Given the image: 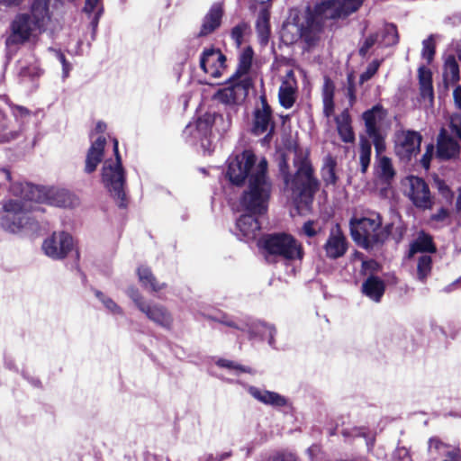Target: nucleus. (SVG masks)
<instances>
[{"instance_id": "nucleus-27", "label": "nucleus", "mask_w": 461, "mask_h": 461, "mask_svg": "<svg viewBox=\"0 0 461 461\" xmlns=\"http://www.w3.org/2000/svg\"><path fill=\"white\" fill-rule=\"evenodd\" d=\"M254 51L251 47L244 48L239 55V63L236 72L231 76L233 79H247L252 86L249 71L252 66Z\"/></svg>"}, {"instance_id": "nucleus-13", "label": "nucleus", "mask_w": 461, "mask_h": 461, "mask_svg": "<svg viewBox=\"0 0 461 461\" xmlns=\"http://www.w3.org/2000/svg\"><path fill=\"white\" fill-rule=\"evenodd\" d=\"M226 57L217 49H205L200 57V68L212 78L221 77L226 70Z\"/></svg>"}, {"instance_id": "nucleus-52", "label": "nucleus", "mask_w": 461, "mask_h": 461, "mask_svg": "<svg viewBox=\"0 0 461 461\" xmlns=\"http://www.w3.org/2000/svg\"><path fill=\"white\" fill-rule=\"evenodd\" d=\"M127 294L134 302L135 305L140 311L141 306H145L147 303L143 301L142 296L139 293L138 289L131 287L127 290Z\"/></svg>"}, {"instance_id": "nucleus-3", "label": "nucleus", "mask_w": 461, "mask_h": 461, "mask_svg": "<svg viewBox=\"0 0 461 461\" xmlns=\"http://www.w3.org/2000/svg\"><path fill=\"white\" fill-rule=\"evenodd\" d=\"M57 3L58 0H34L30 13H20L14 17L5 42L9 58L14 56L22 45L38 42L50 21V7Z\"/></svg>"}, {"instance_id": "nucleus-34", "label": "nucleus", "mask_w": 461, "mask_h": 461, "mask_svg": "<svg viewBox=\"0 0 461 461\" xmlns=\"http://www.w3.org/2000/svg\"><path fill=\"white\" fill-rule=\"evenodd\" d=\"M84 12L88 15L90 25L93 29V36L98 26L99 19L103 14V5L101 0H86Z\"/></svg>"}, {"instance_id": "nucleus-49", "label": "nucleus", "mask_w": 461, "mask_h": 461, "mask_svg": "<svg viewBox=\"0 0 461 461\" xmlns=\"http://www.w3.org/2000/svg\"><path fill=\"white\" fill-rule=\"evenodd\" d=\"M368 136L373 140L375 149L376 158L382 157L381 154L385 150V143L381 131L375 134H370Z\"/></svg>"}, {"instance_id": "nucleus-56", "label": "nucleus", "mask_w": 461, "mask_h": 461, "mask_svg": "<svg viewBox=\"0 0 461 461\" xmlns=\"http://www.w3.org/2000/svg\"><path fill=\"white\" fill-rule=\"evenodd\" d=\"M433 150H434L433 145H429L427 147V150H426L425 154L421 158L420 163L423 166V167L426 168V169H428L429 167V163H430V159L432 158Z\"/></svg>"}, {"instance_id": "nucleus-12", "label": "nucleus", "mask_w": 461, "mask_h": 461, "mask_svg": "<svg viewBox=\"0 0 461 461\" xmlns=\"http://www.w3.org/2000/svg\"><path fill=\"white\" fill-rule=\"evenodd\" d=\"M409 189L407 195L412 203L420 209L426 210L432 206V199L428 185L418 176H411L406 179Z\"/></svg>"}, {"instance_id": "nucleus-24", "label": "nucleus", "mask_w": 461, "mask_h": 461, "mask_svg": "<svg viewBox=\"0 0 461 461\" xmlns=\"http://www.w3.org/2000/svg\"><path fill=\"white\" fill-rule=\"evenodd\" d=\"M249 393L252 397H254L258 402L266 405H270L272 407H284L288 402L287 399L285 396L276 392L260 389L255 386H250L249 388Z\"/></svg>"}, {"instance_id": "nucleus-4", "label": "nucleus", "mask_w": 461, "mask_h": 461, "mask_svg": "<svg viewBox=\"0 0 461 461\" xmlns=\"http://www.w3.org/2000/svg\"><path fill=\"white\" fill-rule=\"evenodd\" d=\"M294 164L296 172L291 176L285 155L278 160L279 174L284 181L286 190L291 192L292 198L297 207H308L312 203L313 195L318 189V181L313 176V169L303 150H295Z\"/></svg>"}, {"instance_id": "nucleus-11", "label": "nucleus", "mask_w": 461, "mask_h": 461, "mask_svg": "<svg viewBox=\"0 0 461 461\" xmlns=\"http://www.w3.org/2000/svg\"><path fill=\"white\" fill-rule=\"evenodd\" d=\"M421 135L415 131H402L396 134L395 152L402 160H410L420 151Z\"/></svg>"}, {"instance_id": "nucleus-9", "label": "nucleus", "mask_w": 461, "mask_h": 461, "mask_svg": "<svg viewBox=\"0 0 461 461\" xmlns=\"http://www.w3.org/2000/svg\"><path fill=\"white\" fill-rule=\"evenodd\" d=\"M264 248L270 255L278 256L287 260L302 259L303 256L301 244L291 235L285 233L266 237Z\"/></svg>"}, {"instance_id": "nucleus-1", "label": "nucleus", "mask_w": 461, "mask_h": 461, "mask_svg": "<svg viewBox=\"0 0 461 461\" xmlns=\"http://www.w3.org/2000/svg\"><path fill=\"white\" fill-rule=\"evenodd\" d=\"M267 171V159L262 158L257 163V158L250 150H244L229 158L227 176L230 181L237 185H241L245 179L249 181L248 189L240 199V205L249 213L241 215L236 222L240 234L248 240L255 239L260 230V223L256 215H261L267 210L272 184Z\"/></svg>"}, {"instance_id": "nucleus-58", "label": "nucleus", "mask_w": 461, "mask_h": 461, "mask_svg": "<svg viewBox=\"0 0 461 461\" xmlns=\"http://www.w3.org/2000/svg\"><path fill=\"white\" fill-rule=\"evenodd\" d=\"M447 216L448 212L446 209L441 208L437 213L431 216V219L439 221H444Z\"/></svg>"}, {"instance_id": "nucleus-40", "label": "nucleus", "mask_w": 461, "mask_h": 461, "mask_svg": "<svg viewBox=\"0 0 461 461\" xmlns=\"http://www.w3.org/2000/svg\"><path fill=\"white\" fill-rule=\"evenodd\" d=\"M336 161L331 157H327L321 169V175L326 185H335L337 182V176L335 173Z\"/></svg>"}, {"instance_id": "nucleus-35", "label": "nucleus", "mask_w": 461, "mask_h": 461, "mask_svg": "<svg viewBox=\"0 0 461 461\" xmlns=\"http://www.w3.org/2000/svg\"><path fill=\"white\" fill-rule=\"evenodd\" d=\"M137 273L140 282L146 288H150L154 292H158L166 286L165 284H158L156 282L150 269L147 267H140Z\"/></svg>"}, {"instance_id": "nucleus-22", "label": "nucleus", "mask_w": 461, "mask_h": 461, "mask_svg": "<svg viewBox=\"0 0 461 461\" xmlns=\"http://www.w3.org/2000/svg\"><path fill=\"white\" fill-rule=\"evenodd\" d=\"M386 116V111L382 105L376 104L363 113L366 132L367 135L380 132V126Z\"/></svg>"}, {"instance_id": "nucleus-17", "label": "nucleus", "mask_w": 461, "mask_h": 461, "mask_svg": "<svg viewBox=\"0 0 461 461\" xmlns=\"http://www.w3.org/2000/svg\"><path fill=\"white\" fill-rule=\"evenodd\" d=\"M297 95V81L293 70H289L285 76L279 87L278 98L280 104L285 108H291L295 103Z\"/></svg>"}, {"instance_id": "nucleus-46", "label": "nucleus", "mask_w": 461, "mask_h": 461, "mask_svg": "<svg viewBox=\"0 0 461 461\" xmlns=\"http://www.w3.org/2000/svg\"><path fill=\"white\" fill-rule=\"evenodd\" d=\"M435 54V45L433 37L429 36L428 39L422 41V52L421 55L423 59H425L428 63H429L434 57Z\"/></svg>"}, {"instance_id": "nucleus-54", "label": "nucleus", "mask_w": 461, "mask_h": 461, "mask_svg": "<svg viewBox=\"0 0 461 461\" xmlns=\"http://www.w3.org/2000/svg\"><path fill=\"white\" fill-rule=\"evenodd\" d=\"M435 184L437 185V188L438 189L439 193L447 199L451 200L452 199V193L448 186L446 185V183L443 180L437 179L435 181Z\"/></svg>"}, {"instance_id": "nucleus-45", "label": "nucleus", "mask_w": 461, "mask_h": 461, "mask_svg": "<svg viewBox=\"0 0 461 461\" xmlns=\"http://www.w3.org/2000/svg\"><path fill=\"white\" fill-rule=\"evenodd\" d=\"M96 297L103 303L104 307L110 311L113 314H122V310L120 306L117 305L115 302H113L111 298L106 297L101 292H95Z\"/></svg>"}, {"instance_id": "nucleus-38", "label": "nucleus", "mask_w": 461, "mask_h": 461, "mask_svg": "<svg viewBox=\"0 0 461 461\" xmlns=\"http://www.w3.org/2000/svg\"><path fill=\"white\" fill-rule=\"evenodd\" d=\"M432 258L428 254H421L417 258V279L425 282L431 273Z\"/></svg>"}, {"instance_id": "nucleus-32", "label": "nucleus", "mask_w": 461, "mask_h": 461, "mask_svg": "<svg viewBox=\"0 0 461 461\" xmlns=\"http://www.w3.org/2000/svg\"><path fill=\"white\" fill-rule=\"evenodd\" d=\"M334 92L335 86L333 82L326 77L322 86V104L323 114L329 118L333 115L335 104H334Z\"/></svg>"}, {"instance_id": "nucleus-48", "label": "nucleus", "mask_w": 461, "mask_h": 461, "mask_svg": "<svg viewBox=\"0 0 461 461\" xmlns=\"http://www.w3.org/2000/svg\"><path fill=\"white\" fill-rule=\"evenodd\" d=\"M217 365L219 366H221V367H226L230 370H232L234 372V374H239V373H249L250 372V369L246 367V366H242L240 365H238L230 360H227V359H220L218 360L217 362Z\"/></svg>"}, {"instance_id": "nucleus-44", "label": "nucleus", "mask_w": 461, "mask_h": 461, "mask_svg": "<svg viewBox=\"0 0 461 461\" xmlns=\"http://www.w3.org/2000/svg\"><path fill=\"white\" fill-rule=\"evenodd\" d=\"M450 448V446L442 442L438 438L434 437L429 440L428 449L430 454L445 455Z\"/></svg>"}, {"instance_id": "nucleus-42", "label": "nucleus", "mask_w": 461, "mask_h": 461, "mask_svg": "<svg viewBox=\"0 0 461 461\" xmlns=\"http://www.w3.org/2000/svg\"><path fill=\"white\" fill-rule=\"evenodd\" d=\"M342 91L344 95L348 99L349 106L352 107L357 101L356 82L352 73L348 75L347 83L342 88Z\"/></svg>"}, {"instance_id": "nucleus-64", "label": "nucleus", "mask_w": 461, "mask_h": 461, "mask_svg": "<svg viewBox=\"0 0 461 461\" xmlns=\"http://www.w3.org/2000/svg\"><path fill=\"white\" fill-rule=\"evenodd\" d=\"M377 266L375 261H364L363 262V267L364 268H375Z\"/></svg>"}, {"instance_id": "nucleus-25", "label": "nucleus", "mask_w": 461, "mask_h": 461, "mask_svg": "<svg viewBox=\"0 0 461 461\" xmlns=\"http://www.w3.org/2000/svg\"><path fill=\"white\" fill-rule=\"evenodd\" d=\"M222 14L221 4H213L203 18L199 36H206L214 32L221 25Z\"/></svg>"}, {"instance_id": "nucleus-43", "label": "nucleus", "mask_w": 461, "mask_h": 461, "mask_svg": "<svg viewBox=\"0 0 461 461\" xmlns=\"http://www.w3.org/2000/svg\"><path fill=\"white\" fill-rule=\"evenodd\" d=\"M249 26L247 23L241 22L235 25L230 32V37L234 41L237 47L242 43L243 37L249 32Z\"/></svg>"}, {"instance_id": "nucleus-62", "label": "nucleus", "mask_w": 461, "mask_h": 461, "mask_svg": "<svg viewBox=\"0 0 461 461\" xmlns=\"http://www.w3.org/2000/svg\"><path fill=\"white\" fill-rule=\"evenodd\" d=\"M451 128L453 131L457 135V137L461 140V120H458L457 122H452Z\"/></svg>"}, {"instance_id": "nucleus-8", "label": "nucleus", "mask_w": 461, "mask_h": 461, "mask_svg": "<svg viewBox=\"0 0 461 461\" xmlns=\"http://www.w3.org/2000/svg\"><path fill=\"white\" fill-rule=\"evenodd\" d=\"M113 150L115 159H108L104 161L102 170V179L111 194L119 201V206L124 207L125 193L123 186L125 183V176L118 151V140L116 139L113 140Z\"/></svg>"}, {"instance_id": "nucleus-2", "label": "nucleus", "mask_w": 461, "mask_h": 461, "mask_svg": "<svg viewBox=\"0 0 461 461\" xmlns=\"http://www.w3.org/2000/svg\"><path fill=\"white\" fill-rule=\"evenodd\" d=\"M363 0H325L317 4L312 9L307 8L305 13L283 25L281 38L286 44L299 40L304 43V49L315 48L322 39L325 22L347 16L356 12Z\"/></svg>"}, {"instance_id": "nucleus-39", "label": "nucleus", "mask_w": 461, "mask_h": 461, "mask_svg": "<svg viewBox=\"0 0 461 461\" xmlns=\"http://www.w3.org/2000/svg\"><path fill=\"white\" fill-rule=\"evenodd\" d=\"M372 144L365 137H361L359 140V163L361 172L366 173L371 161Z\"/></svg>"}, {"instance_id": "nucleus-10", "label": "nucleus", "mask_w": 461, "mask_h": 461, "mask_svg": "<svg viewBox=\"0 0 461 461\" xmlns=\"http://www.w3.org/2000/svg\"><path fill=\"white\" fill-rule=\"evenodd\" d=\"M72 236L65 231H55L42 243V250L52 259H63L73 249Z\"/></svg>"}, {"instance_id": "nucleus-14", "label": "nucleus", "mask_w": 461, "mask_h": 461, "mask_svg": "<svg viewBox=\"0 0 461 461\" xmlns=\"http://www.w3.org/2000/svg\"><path fill=\"white\" fill-rule=\"evenodd\" d=\"M230 86L221 89L215 95V98L224 104H236L243 101L251 87L250 83L247 79H233L230 77Z\"/></svg>"}, {"instance_id": "nucleus-21", "label": "nucleus", "mask_w": 461, "mask_h": 461, "mask_svg": "<svg viewBox=\"0 0 461 461\" xmlns=\"http://www.w3.org/2000/svg\"><path fill=\"white\" fill-rule=\"evenodd\" d=\"M140 312H143L151 321L163 328L169 329L172 325L173 319L170 313L162 305H151L147 303L145 306H141Z\"/></svg>"}, {"instance_id": "nucleus-16", "label": "nucleus", "mask_w": 461, "mask_h": 461, "mask_svg": "<svg viewBox=\"0 0 461 461\" xmlns=\"http://www.w3.org/2000/svg\"><path fill=\"white\" fill-rule=\"evenodd\" d=\"M275 123L272 118V111L266 98L261 97V107L257 108L254 113L253 132L260 135L268 131L271 134L274 131Z\"/></svg>"}, {"instance_id": "nucleus-51", "label": "nucleus", "mask_w": 461, "mask_h": 461, "mask_svg": "<svg viewBox=\"0 0 461 461\" xmlns=\"http://www.w3.org/2000/svg\"><path fill=\"white\" fill-rule=\"evenodd\" d=\"M211 127V119L210 116L207 118H200L195 122V128L197 131V135L195 137H198L200 135H206L209 131V129Z\"/></svg>"}, {"instance_id": "nucleus-26", "label": "nucleus", "mask_w": 461, "mask_h": 461, "mask_svg": "<svg viewBox=\"0 0 461 461\" xmlns=\"http://www.w3.org/2000/svg\"><path fill=\"white\" fill-rule=\"evenodd\" d=\"M436 250L432 237L421 230L418 232L417 237L411 242L408 258H414L417 253H435Z\"/></svg>"}, {"instance_id": "nucleus-41", "label": "nucleus", "mask_w": 461, "mask_h": 461, "mask_svg": "<svg viewBox=\"0 0 461 461\" xmlns=\"http://www.w3.org/2000/svg\"><path fill=\"white\" fill-rule=\"evenodd\" d=\"M269 12L262 9L258 16L256 27L257 31L263 41L267 40L269 34Z\"/></svg>"}, {"instance_id": "nucleus-57", "label": "nucleus", "mask_w": 461, "mask_h": 461, "mask_svg": "<svg viewBox=\"0 0 461 461\" xmlns=\"http://www.w3.org/2000/svg\"><path fill=\"white\" fill-rule=\"evenodd\" d=\"M453 97L456 107L461 110V86H457L453 92Z\"/></svg>"}, {"instance_id": "nucleus-20", "label": "nucleus", "mask_w": 461, "mask_h": 461, "mask_svg": "<svg viewBox=\"0 0 461 461\" xmlns=\"http://www.w3.org/2000/svg\"><path fill=\"white\" fill-rule=\"evenodd\" d=\"M418 77L420 85L419 101L424 107H431L434 101L431 71L425 67H420L418 71Z\"/></svg>"}, {"instance_id": "nucleus-53", "label": "nucleus", "mask_w": 461, "mask_h": 461, "mask_svg": "<svg viewBox=\"0 0 461 461\" xmlns=\"http://www.w3.org/2000/svg\"><path fill=\"white\" fill-rule=\"evenodd\" d=\"M302 232L307 237H314L318 232L315 222L312 221H306L302 228Z\"/></svg>"}, {"instance_id": "nucleus-37", "label": "nucleus", "mask_w": 461, "mask_h": 461, "mask_svg": "<svg viewBox=\"0 0 461 461\" xmlns=\"http://www.w3.org/2000/svg\"><path fill=\"white\" fill-rule=\"evenodd\" d=\"M377 34L379 45L383 47H389L398 42V32L393 24H385Z\"/></svg>"}, {"instance_id": "nucleus-61", "label": "nucleus", "mask_w": 461, "mask_h": 461, "mask_svg": "<svg viewBox=\"0 0 461 461\" xmlns=\"http://www.w3.org/2000/svg\"><path fill=\"white\" fill-rule=\"evenodd\" d=\"M11 179V174L8 170L5 168H0V185H3L4 182H9Z\"/></svg>"}, {"instance_id": "nucleus-47", "label": "nucleus", "mask_w": 461, "mask_h": 461, "mask_svg": "<svg viewBox=\"0 0 461 461\" xmlns=\"http://www.w3.org/2000/svg\"><path fill=\"white\" fill-rule=\"evenodd\" d=\"M381 65V61L378 59L373 60L366 68V71H364L359 77V83L364 84L365 82L371 79L375 73L377 72L379 67Z\"/></svg>"}, {"instance_id": "nucleus-15", "label": "nucleus", "mask_w": 461, "mask_h": 461, "mask_svg": "<svg viewBox=\"0 0 461 461\" xmlns=\"http://www.w3.org/2000/svg\"><path fill=\"white\" fill-rule=\"evenodd\" d=\"M221 322L229 327H233L238 330L248 331L249 333L250 338L258 336L261 339H267L268 344L271 347H274L275 345L274 335L276 333V329L271 325H267L262 321H253L250 324L246 323L245 325H238L232 321L225 319L221 321Z\"/></svg>"}, {"instance_id": "nucleus-63", "label": "nucleus", "mask_w": 461, "mask_h": 461, "mask_svg": "<svg viewBox=\"0 0 461 461\" xmlns=\"http://www.w3.org/2000/svg\"><path fill=\"white\" fill-rule=\"evenodd\" d=\"M62 68H63V77L66 78L68 77V73L71 68L70 64L68 62L65 63L62 65Z\"/></svg>"}, {"instance_id": "nucleus-60", "label": "nucleus", "mask_w": 461, "mask_h": 461, "mask_svg": "<svg viewBox=\"0 0 461 461\" xmlns=\"http://www.w3.org/2000/svg\"><path fill=\"white\" fill-rule=\"evenodd\" d=\"M14 113V116L17 118L18 117L25 118V117L29 116V111L21 106L16 107Z\"/></svg>"}, {"instance_id": "nucleus-30", "label": "nucleus", "mask_w": 461, "mask_h": 461, "mask_svg": "<svg viewBox=\"0 0 461 461\" xmlns=\"http://www.w3.org/2000/svg\"><path fill=\"white\" fill-rule=\"evenodd\" d=\"M20 126L0 109V143H5L18 137Z\"/></svg>"}, {"instance_id": "nucleus-36", "label": "nucleus", "mask_w": 461, "mask_h": 461, "mask_svg": "<svg viewBox=\"0 0 461 461\" xmlns=\"http://www.w3.org/2000/svg\"><path fill=\"white\" fill-rule=\"evenodd\" d=\"M444 81L446 85L456 83L460 78L459 67L453 56H449L444 65Z\"/></svg>"}, {"instance_id": "nucleus-18", "label": "nucleus", "mask_w": 461, "mask_h": 461, "mask_svg": "<svg viewBox=\"0 0 461 461\" xmlns=\"http://www.w3.org/2000/svg\"><path fill=\"white\" fill-rule=\"evenodd\" d=\"M44 74V69L41 67L38 59L32 54L29 58H23L19 61L18 77L20 82L26 84L34 82Z\"/></svg>"}, {"instance_id": "nucleus-6", "label": "nucleus", "mask_w": 461, "mask_h": 461, "mask_svg": "<svg viewBox=\"0 0 461 461\" xmlns=\"http://www.w3.org/2000/svg\"><path fill=\"white\" fill-rule=\"evenodd\" d=\"M10 192H12V187ZM11 194L16 198L3 202L0 212L1 227L11 233L36 229L37 222L32 213L40 210V207L36 205L35 201H30L24 195Z\"/></svg>"}, {"instance_id": "nucleus-5", "label": "nucleus", "mask_w": 461, "mask_h": 461, "mask_svg": "<svg viewBox=\"0 0 461 461\" xmlns=\"http://www.w3.org/2000/svg\"><path fill=\"white\" fill-rule=\"evenodd\" d=\"M381 215L371 210H357L349 221L352 239L365 249L383 244L388 238L393 224L382 228Z\"/></svg>"}, {"instance_id": "nucleus-50", "label": "nucleus", "mask_w": 461, "mask_h": 461, "mask_svg": "<svg viewBox=\"0 0 461 461\" xmlns=\"http://www.w3.org/2000/svg\"><path fill=\"white\" fill-rule=\"evenodd\" d=\"M378 37V34H372L365 40L359 49V54L362 57H365L367 54L368 50L375 45V43L377 42L379 44Z\"/></svg>"}, {"instance_id": "nucleus-28", "label": "nucleus", "mask_w": 461, "mask_h": 461, "mask_svg": "<svg viewBox=\"0 0 461 461\" xmlns=\"http://www.w3.org/2000/svg\"><path fill=\"white\" fill-rule=\"evenodd\" d=\"M459 154V144L456 140L445 135L444 131L439 134L438 140L437 155L441 159L456 158Z\"/></svg>"}, {"instance_id": "nucleus-31", "label": "nucleus", "mask_w": 461, "mask_h": 461, "mask_svg": "<svg viewBox=\"0 0 461 461\" xmlns=\"http://www.w3.org/2000/svg\"><path fill=\"white\" fill-rule=\"evenodd\" d=\"M385 290L384 283L377 276H369L362 285L363 293L375 302H380Z\"/></svg>"}, {"instance_id": "nucleus-33", "label": "nucleus", "mask_w": 461, "mask_h": 461, "mask_svg": "<svg viewBox=\"0 0 461 461\" xmlns=\"http://www.w3.org/2000/svg\"><path fill=\"white\" fill-rule=\"evenodd\" d=\"M375 171L379 179L384 183H389L395 175L392 160L385 156L376 158Z\"/></svg>"}, {"instance_id": "nucleus-55", "label": "nucleus", "mask_w": 461, "mask_h": 461, "mask_svg": "<svg viewBox=\"0 0 461 461\" xmlns=\"http://www.w3.org/2000/svg\"><path fill=\"white\" fill-rule=\"evenodd\" d=\"M445 456L446 459L443 461H459L461 459V450L459 447H452L447 450Z\"/></svg>"}, {"instance_id": "nucleus-23", "label": "nucleus", "mask_w": 461, "mask_h": 461, "mask_svg": "<svg viewBox=\"0 0 461 461\" xmlns=\"http://www.w3.org/2000/svg\"><path fill=\"white\" fill-rule=\"evenodd\" d=\"M336 128L341 140L345 143H353L356 140L352 127V119L348 108H345L335 117Z\"/></svg>"}, {"instance_id": "nucleus-29", "label": "nucleus", "mask_w": 461, "mask_h": 461, "mask_svg": "<svg viewBox=\"0 0 461 461\" xmlns=\"http://www.w3.org/2000/svg\"><path fill=\"white\" fill-rule=\"evenodd\" d=\"M106 143L104 137H98L91 145L86 160V172L92 173L102 160L103 151Z\"/></svg>"}, {"instance_id": "nucleus-7", "label": "nucleus", "mask_w": 461, "mask_h": 461, "mask_svg": "<svg viewBox=\"0 0 461 461\" xmlns=\"http://www.w3.org/2000/svg\"><path fill=\"white\" fill-rule=\"evenodd\" d=\"M30 201L38 203H47L63 208H74L79 204L77 195L66 189L50 188L48 190L27 182H16L12 185V193L23 195Z\"/></svg>"}, {"instance_id": "nucleus-19", "label": "nucleus", "mask_w": 461, "mask_h": 461, "mask_svg": "<svg viewBox=\"0 0 461 461\" xmlns=\"http://www.w3.org/2000/svg\"><path fill=\"white\" fill-rule=\"evenodd\" d=\"M323 249L329 258L336 259L344 256L347 251V241L338 227L330 230Z\"/></svg>"}, {"instance_id": "nucleus-59", "label": "nucleus", "mask_w": 461, "mask_h": 461, "mask_svg": "<svg viewBox=\"0 0 461 461\" xmlns=\"http://www.w3.org/2000/svg\"><path fill=\"white\" fill-rule=\"evenodd\" d=\"M230 456V453L225 452L221 455H216L215 456L213 455H209L206 458V461H221Z\"/></svg>"}]
</instances>
